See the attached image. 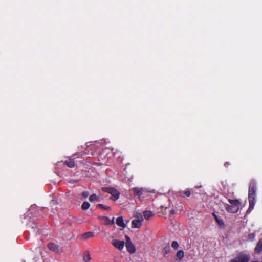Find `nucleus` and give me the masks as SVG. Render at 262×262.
Returning a JSON list of instances; mask_svg holds the SVG:
<instances>
[{
  "label": "nucleus",
  "mask_w": 262,
  "mask_h": 262,
  "mask_svg": "<svg viewBox=\"0 0 262 262\" xmlns=\"http://www.w3.org/2000/svg\"><path fill=\"white\" fill-rule=\"evenodd\" d=\"M261 262H262V260H261Z\"/></svg>",
  "instance_id": "29"
},
{
  "label": "nucleus",
  "mask_w": 262,
  "mask_h": 262,
  "mask_svg": "<svg viewBox=\"0 0 262 262\" xmlns=\"http://www.w3.org/2000/svg\"><path fill=\"white\" fill-rule=\"evenodd\" d=\"M48 248L52 251H59L58 246L53 243L48 244Z\"/></svg>",
  "instance_id": "12"
},
{
  "label": "nucleus",
  "mask_w": 262,
  "mask_h": 262,
  "mask_svg": "<svg viewBox=\"0 0 262 262\" xmlns=\"http://www.w3.org/2000/svg\"><path fill=\"white\" fill-rule=\"evenodd\" d=\"M98 196H97L96 194H94L90 196L89 200L91 202H94L97 201L98 200Z\"/></svg>",
  "instance_id": "18"
},
{
  "label": "nucleus",
  "mask_w": 262,
  "mask_h": 262,
  "mask_svg": "<svg viewBox=\"0 0 262 262\" xmlns=\"http://www.w3.org/2000/svg\"><path fill=\"white\" fill-rule=\"evenodd\" d=\"M102 190L103 191L106 192L112 195L111 199L114 201L118 200L119 198L120 193L115 189L110 187H103Z\"/></svg>",
  "instance_id": "4"
},
{
  "label": "nucleus",
  "mask_w": 262,
  "mask_h": 262,
  "mask_svg": "<svg viewBox=\"0 0 262 262\" xmlns=\"http://www.w3.org/2000/svg\"><path fill=\"white\" fill-rule=\"evenodd\" d=\"M170 250V247L169 245H167L166 246H165L163 248V250L164 255L168 254Z\"/></svg>",
  "instance_id": "19"
},
{
  "label": "nucleus",
  "mask_w": 262,
  "mask_h": 262,
  "mask_svg": "<svg viewBox=\"0 0 262 262\" xmlns=\"http://www.w3.org/2000/svg\"><path fill=\"white\" fill-rule=\"evenodd\" d=\"M104 220H105V224L106 225H113L114 224V217H113V219L112 220H110V219H108L107 217H105L104 218Z\"/></svg>",
  "instance_id": "17"
},
{
  "label": "nucleus",
  "mask_w": 262,
  "mask_h": 262,
  "mask_svg": "<svg viewBox=\"0 0 262 262\" xmlns=\"http://www.w3.org/2000/svg\"><path fill=\"white\" fill-rule=\"evenodd\" d=\"M125 238L126 239V244L131 243L132 241L130 238L127 235H125Z\"/></svg>",
  "instance_id": "25"
},
{
  "label": "nucleus",
  "mask_w": 262,
  "mask_h": 262,
  "mask_svg": "<svg viewBox=\"0 0 262 262\" xmlns=\"http://www.w3.org/2000/svg\"><path fill=\"white\" fill-rule=\"evenodd\" d=\"M142 221H143V218L141 215L139 219L133 220L132 222V228H140L141 226Z\"/></svg>",
  "instance_id": "6"
},
{
  "label": "nucleus",
  "mask_w": 262,
  "mask_h": 262,
  "mask_svg": "<svg viewBox=\"0 0 262 262\" xmlns=\"http://www.w3.org/2000/svg\"><path fill=\"white\" fill-rule=\"evenodd\" d=\"M250 256L248 254L242 252L238 253L236 256L231 259L230 262H249Z\"/></svg>",
  "instance_id": "3"
},
{
  "label": "nucleus",
  "mask_w": 262,
  "mask_h": 262,
  "mask_svg": "<svg viewBox=\"0 0 262 262\" xmlns=\"http://www.w3.org/2000/svg\"><path fill=\"white\" fill-rule=\"evenodd\" d=\"M175 212V211L174 210H171L170 211V213H171V214H174Z\"/></svg>",
  "instance_id": "28"
},
{
  "label": "nucleus",
  "mask_w": 262,
  "mask_h": 262,
  "mask_svg": "<svg viewBox=\"0 0 262 262\" xmlns=\"http://www.w3.org/2000/svg\"><path fill=\"white\" fill-rule=\"evenodd\" d=\"M117 225L121 227L122 229L126 227L125 224L124 223L123 217L119 216L116 220Z\"/></svg>",
  "instance_id": "9"
},
{
  "label": "nucleus",
  "mask_w": 262,
  "mask_h": 262,
  "mask_svg": "<svg viewBox=\"0 0 262 262\" xmlns=\"http://www.w3.org/2000/svg\"><path fill=\"white\" fill-rule=\"evenodd\" d=\"M132 190L135 194L141 195L142 194V192L144 190L142 188L139 189L136 188H134L132 189Z\"/></svg>",
  "instance_id": "14"
},
{
  "label": "nucleus",
  "mask_w": 262,
  "mask_h": 262,
  "mask_svg": "<svg viewBox=\"0 0 262 262\" xmlns=\"http://www.w3.org/2000/svg\"><path fill=\"white\" fill-rule=\"evenodd\" d=\"M66 165L71 168L75 166V162L73 159H69L65 161Z\"/></svg>",
  "instance_id": "13"
},
{
  "label": "nucleus",
  "mask_w": 262,
  "mask_h": 262,
  "mask_svg": "<svg viewBox=\"0 0 262 262\" xmlns=\"http://www.w3.org/2000/svg\"><path fill=\"white\" fill-rule=\"evenodd\" d=\"M153 215L152 212L150 211H145L143 212V215L145 219L148 220Z\"/></svg>",
  "instance_id": "15"
},
{
  "label": "nucleus",
  "mask_w": 262,
  "mask_h": 262,
  "mask_svg": "<svg viewBox=\"0 0 262 262\" xmlns=\"http://www.w3.org/2000/svg\"><path fill=\"white\" fill-rule=\"evenodd\" d=\"M229 202L231 205H227L226 206V210L230 212L235 213L237 212L239 209L241 202L238 200H231L229 199Z\"/></svg>",
  "instance_id": "2"
},
{
  "label": "nucleus",
  "mask_w": 262,
  "mask_h": 262,
  "mask_svg": "<svg viewBox=\"0 0 262 262\" xmlns=\"http://www.w3.org/2000/svg\"><path fill=\"white\" fill-rule=\"evenodd\" d=\"M112 244L119 250H122L124 247V242L123 241L113 239L112 241Z\"/></svg>",
  "instance_id": "5"
},
{
  "label": "nucleus",
  "mask_w": 262,
  "mask_h": 262,
  "mask_svg": "<svg viewBox=\"0 0 262 262\" xmlns=\"http://www.w3.org/2000/svg\"><path fill=\"white\" fill-rule=\"evenodd\" d=\"M213 215L215 220L216 222L218 224V225L222 228H224L225 227V225L224 223V222L223 221L222 219L216 215L214 213H213Z\"/></svg>",
  "instance_id": "7"
},
{
  "label": "nucleus",
  "mask_w": 262,
  "mask_h": 262,
  "mask_svg": "<svg viewBox=\"0 0 262 262\" xmlns=\"http://www.w3.org/2000/svg\"><path fill=\"white\" fill-rule=\"evenodd\" d=\"M91 259V256L89 253L86 254L83 257V260L85 262H89Z\"/></svg>",
  "instance_id": "21"
},
{
  "label": "nucleus",
  "mask_w": 262,
  "mask_h": 262,
  "mask_svg": "<svg viewBox=\"0 0 262 262\" xmlns=\"http://www.w3.org/2000/svg\"><path fill=\"white\" fill-rule=\"evenodd\" d=\"M171 246L174 249H177L179 247V244L177 241H173L171 244Z\"/></svg>",
  "instance_id": "22"
},
{
  "label": "nucleus",
  "mask_w": 262,
  "mask_h": 262,
  "mask_svg": "<svg viewBox=\"0 0 262 262\" xmlns=\"http://www.w3.org/2000/svg\"><path fill=\"white\" fill-rule=\"evenodd\" d=\"M90 203L88 202H84L82 205V208L84 210H86L90 207Z\"/></svg>",
  "instance_id": "20"
},
{
  "label": "nucleus",
  "mask_w": 262,
  "mask_h": 262,
  "mask_svg": "<svg viewBox=\"0 0 262 262\" xmlns=\"http://www.w3.org/2000/svg\"><path fill=\"white\" fill-rule=\"evenodd\" d=\"M254 251L256 253H260L262 252V238L257 243Z\"/></svg>",
  "instance_id": "8"
},
{
  "label": "nucleus",
  "mask_w": 262,
  "mask_h": 262,
  "mask_svg": "<svg viewBox=\"0 0 262 262\" xmlns=\"http://www.w3.org/2000/svg\"><path fill=\"white\" fill-rule=\"evenodd\" d=\"M126 247L127 251L130 253H134L136 251L135 247L132 243L126 244Z\"/></svg>",
  "instance_id": "10"
},
{
  "label": "nucleus",
  "mask_w": 262,
  "mask_h": 262,
  "mask_svg": "<svg viewBox=\"0 0 262 262\" xmlns=\"http://www.w3.org/2000/svg\"><path fill=\"white\" fill-rule=\"evenodd\" d=\"M256 185L255 183L251 182L249 186L248 200L249 203V207L247 211V213H250L254 208L255 204V196H256Z\"/></svg>",
  "instance_id": "1"
},
{
  "label": "nucleus",
  "mask_w": 262,
  "mask_h": 262,
  "mask_svg": "<svg viewBox=\"0 0 262 262\" xmlns=\"http://www.w3.org/2000/svg\"><path fill=\"white\" fill-rule=\"evenodd\" d=\"M99 206H100L101 208L104 209V210H107L108 209L110 208V207L107 206H105V205H104L102 204H99Z\"/></svg>",
  "instance_id": "24"
},
{
  "label": "nucleus",
  "mask_w": 262,
  "mask_h": 262,
  "mask_svg": "<svg viewBox=\"0 0 262 262\" xmlns=\"http://www.w3.org/2000/svg\"><path fill=\"white\" fill-rule=\"evenodd\" d=\"M89 192H86V191L83 192L82 193V196H83V197H84V198H87V197L89 196Z\"/></svg>",
  "instance_id": "26"
},
{
  "label": "nucleus",
  "mask_w": 262,
  "mask_h": 262,
  "mask_svg": "<svg viewBox=\"0 0 262 262\" xmlns=\"http://www.w3.org/2000/svg\"><path fill=\"white\" fill-rule=\"evenodd\" d=\"M255 238V234L254 233H251L248 235V239L251 241H253Z\"/></svg>",
  "instance_id": "23"
},
{
  "label": "nucleus",
  "mask_w": 262,
  "mask_h": 262,
  "mask_svg": "<svg viewBox=\"0 0 262 262\" xmlns=\"http://www.w3.org/2000/svg\"><path fill=\"white\" fill-rule=\"evenodd\" d=\"M184 194L187 196H189L190 195V192L189 190H186L184 192Z\"/></svg>",
  "instance_id": "27"
},
{
  "label": "nucleus",
  "mask_w": 262,
  "mask_h": 262,
  "mask_svg": "<svg viewBox=\"0 0 262 262\" xmlns=\"http://www.w3.org/2000/svg\"><path fill=\"white\" fill-rule=\"evenodd\" d=\"M94 236V233L92 232H88L84 233L82 235V238L84 240L87 239Z\"/></svg>",
  "instance_id": "11"
},
{
  "label": "nucleus",
  "mask_w": 262,
  "mask_h": 262,
  "mask_svg": "<svg viewBox=\"0 0 262 262\" xmlns=\"http://www.w3.org/2000/svg\"><path fill=\"white\" fill-rule=\"evenodd\" d=\"M184 255V252L182 250H179L176 254V259L181 260Z\"/></svg>",
  "instance_id": "16"
}]
</instances>
